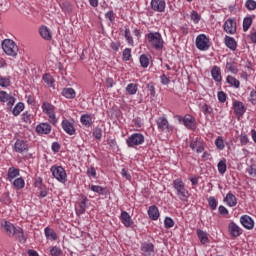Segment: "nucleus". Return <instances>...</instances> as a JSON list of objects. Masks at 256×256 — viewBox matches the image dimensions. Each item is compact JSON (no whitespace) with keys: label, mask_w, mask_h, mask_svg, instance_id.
I'll list each match as a JSON object with an SVG mask.
<instances>
[{"label":"nucleus","mask_w":256,"mask_h":256,"mask_svg":"<svg viewBox=\"0 0 256 256\" xmlns=\"http://www.w3.org/2000/svg\"><path fill=\"white\" fill-rule=\"evenodd\" d=\"M190 17L195 24H197L201 21V15H199V13L197 11H192Z\"/></svg>","instance_id":"nucleus-54"},{"label":"nucleus","mask_w":256,"mask_h":256,"mask_svg":"<svg viewBox=\"0 0 256 256\" xmlns=\"http://www.w3.org/2000/svg\"><path fill=\"white\" fill-rule=\"evenodd\" d=\"M249 101L252 103V105H256V90H252L250 92Z\"/></svg>","instance_id":"nucleus-64"},{"label":"nucleus","mask_w":256,"mask_h":256,"mask_svg":"<svg viewBox=\"0 0 256 256\" xmlns=\"http://www.w3.org/2000/svg\"><path fill=\"white\" fill-rule=\"evenodd\" d=\"M226 83H228V85H231V87H235V89H239V87L241 86V82H239V80L231 75H228L226 77Z\"/></svg>","instance_id":"nucleus-34"},{"label":"nucleus","mask_w":256,"mask_h":256,"mask_svg":"<svg viewBox=\"0 0 256 256\" xmlns=\"http://www.w3.org/2000/svg\"><path fill=\"white\" fill-rule=\"evenodd\" d=\"M215 145L217 149H219L220 151H223V149H225V142L223 141V137L218 136L215 140Z\"/></svg>","instance_id":"nucleus-45"},{"label":"nucleus","mask_w":256,"mask_h":256,"mask_svg":"<svg viewBox=\"0 0 256 256\" xmlns=\"http://www.w3.org/2000/svg\"><path fill=\"white\" fill-rule=\"evenodd\" d=\"M164 226L166 229H171V227L175 226V221L171 217H166L164 220Z\"/></svg>","instance_id":"nucleus-51"},{"label":"nucleus","mask_w":256,"mask_h":256,"mask_svg":"<svg viewBox=\"0 0 256 256\" xmlns=\"http://www.w3.org/2000/svg\"><path fill=\"white\" fill-rule=\"evenodd\" d=\"M228 233L231 237H241V235H243V229H241L235 222H230L228 224Z\"/></svg>","instance_id":"nucleus-11"},{"label":"nucleus","mask_w":256,"mask_h":256,"mask_svg":"<svg viewBox=\"0 0 256 256\" xmlns=\"http://www.w3.org/2000/svg\"><path fill=\"white\" fill-rule=\"evenodd\" d=\"M159 131H173V126L169 125V121L165 117H160L156 121Z\"/></svg>","instance_id":"nucleus-16"},{"label":"nucleus","mask_w":256,"mask_h":256,"mask_svg":"<svg viewBox=\"0 0 256 256\" xmlns=\"http://www.w3.org/2000/svg\"><path fill=\"white\" fill-rule=\"evenodd\" d=\"M239 139H240L241 145H247V143H249V137L247 136V134H241L239 136Z\"/></svg>","instance_id":"nucleus-62"},{"label":"nucleus","mask_w":256,"mask_h":256,"mask_svg":"<svg viewBox=\"0 0 256 256\" xmlns=\"http://www.w3.org/2000/svg\"><path fill=\"white\" fill-rule=\"evenodd\" d=\"M240 223L245 229L251 230L255 227V221L249 215H243L240 217Z\"/></svg>","instance_id":"nucleus-15"},{"label":"nucleus","mask_w":256,"mask_h":256,"mask_svg":"<svg viewBox=\"0 0 256 256\" xmlns=\"http://www.w3.org/2000/svg\"><path fill=\"white\" fill-rule=\"evenodd\" d=\"M42 111L45 115H48L49 122L52 125H57V117L55 116V106L49 102H44L42 104Z\"/></svg>","instance_id":"nucleus-6"},{"label":"nucleus","mask_w":256,"mask_h":256,"mask_svg":"<svg viewBox=\"0 0 256 256\" xmlns=\"http://www.w3.org/2000/svg\"><path fill=\"white\" fill-rule=\"evenodd\" d=\"M251 25H253V18L245 17L243 20V31H249Z\"/></svg>","instance_id":"nucleus-42"},{"label":"nucleus","mask_w":256,"mask_h":256,"mask_svg":"<svg viewBox=\"0 0 256 256\" xmlns=\"http://www.w3.org/2000/svg\"><path fill=\"white\" fill-rule=\"evenodd\" d=\"M14 151H16V153H24V151H29L27 141L17 139L14 144Z\"/></svg>","instance_id":"nucleus-17"},{"label":"nucleus","mask_w":256,"mask_h":256,"mask_svg":"<svg viewBox=\"0 0 256 256\" xmlns=\"http://www.w3.org/2000/svg\"><path fill=\"white\" fill-rule=\"evenodd\" d=\"M148 215L152 221H157V219H159V208L155 205L150 206L148 209Z\"/></svg>","instance_id":"nucleus-29"},{"label":"nucleus","mask_w":256,"mask_h":256,"mask_svg":"<svg viewBox=\"0 0 256 256\" xmlns=\"http://www.w3.org/2000/svg\"><path fill=\"white\" fill-rule=\"evenodd\" d=\"M233 109H234V113H235V115H237V117H243V115H245V112L247 111L245 104H243V102L237 101V100L233 102Z\"/></svg>","instance_id":"nucleus-13"},{"label":"nucleus","mask_w":256,"mask_h":256,"mask_svg":"<svg viewBox=\"0 0 256 256\" xmlns=\"http://www.w3.org/2000/svg\"><path fill=\"white\" fill-rule=\"evenodd\" d=\"M22 121H24V123H31V113L25 112L22 115Z\"/></svg>","instance_id":"nucleus-63"},{"label":"nucleus","mask_w":256,"mask_h":256,"mask_svg":"<svg viewBox=\"0 0 256 256\" xmlns=\"http://www.w3.org/2000/svg\"><path fill=\"white\" fill-rule=\"evenodd\" d=\"M89 202V199L87 196H81L80 202H79V208L77 212L79 215H83L87 209V203Z\"/></svg>","instance_id":"nucleus-28"},{"label":"nucleus","mask_w":256,"mask_h":256,"mask_svg":"<svg viewBox=\"0 0 256 256\" xmlns=\"http://www.w3.org/2000/svg\"><path fill=\"white\" fill-rule=\"evenodd\" d=\"M91 191H93L94 193H98L99 195H110L111 194V192L107 189V187L97 186V185H92Z\"/></svg>","instance_id":"nucleus-30"},{"label":"nucleus","mask_w":256,"mask_h":256,"mask_svg":"<svg viewBox=\"0 0 256 256\" xmlns=\"http://www.w3.org/2000/svg\"><path fill=\"white\" fill-rule=\"evenodd\" d=\"M13 185H14L15 189H17L18 191L21 189H24L25 188V180L23 179V177L16 178L13 181Z\"/></svg>","instance_id":"nucleus-38"},{"label":"nucleus","mask_w":256,"mask_h":256,"mask_svg":"<svg viewBox=\"0 0 256 256\" xmlns=\"http://www.w3.org/2000/svg\"><path fill=\"white\" fill-rule=\"evenodd\" d=\"M218 101L220 103H225V101H227V94L223 91H219L218 92Z\"/></svg>","instance_id":"nucleus-58"},{"label":"nucleus","mask_w":256,"mask_h":256,"mask_svg":"<svg viewBox=\"0 0 256 256\" xmlns=\"http://www.w3.org/2000/svg\"><path fill=\"white\" fill-rule=\"evenodd\" d=\"M184 127L186 129H190L191 131H195L197 129V120H195V117L191 114H186L184 116Z\"/></svg>","instance_id":"nucleus-10"},{"label":"nucleus","mask_w":256,"mask_h":256,"mask_svg":"<svg viewBox=\"0 0 256 256\" xmlns=\"http://www.w3.org/2000/svg\"><path fill=\"white\" fill-rule=\"evenodd\" d=\"M43 81H44V83H46L47 85H50V86H52L53 83H55V81L53 80V77L50 74H44Z\"/></svg>","instance_id":"nucleus-52"},{"label":"nucleus","mask_w":256,"mask_h":256,"mask_svg":"<svg viewBox=\"0 0 256 256\" xmlns=\"http://www.w3.org/2000/svg\"><path fill=\"white\" fill-rule=\"evenodd\" d=\"M211 75L216 83H221V81H223V77L221 76V68L219 66L212 67Z\"/></svg>","instance_id":"nucleus-23"},{"label":"nucleus","mask_w":256,"mask_h":256,"mask_svg":"<svg viewBox=\"0 0 256 256\" xmlns=\"http://www.w3.org/2000/svg\"><path fill=\"white\" fill-rule=\"evenodd\" d=\"M201 111L204 113V115H211V113H213V108L208 104H203Z\"/></svg>","instance_id":"nucleus-50"},{"label":"nucleus","mask_w":256,"mask_h":256,"mask_svg":"<svg viewBox=\"0 0 256 256\" xmlns=\"http://www.w3.org/2000/svg\"><path fill=\"white\" fill-rule=\"evenodd\" d=\"M62 129L68 135H75L76 133L75 126H73V123H71L69 120L62 121Z\"/></svg>","instance_id":"nucleus-21"},{"label":"nucleus","mask_w":256,"mask_h":256,"mask_svg":"<svg viewBox=\"0 0 256 256\" xmlns=\"http://www.w3.org/2000/svg\"><path fill=\"white\" fill-rule=\"evenodd\" d=\"M105 17H106V19H109L110 23H113V21H115V12L110 10L105 13Z\"/></svg>","instance_id":"nucleus-59"},{"label":"nucleus","mask_w":256,"mask_h":256,"mask_svg":"<svg viewBox=\"0 0 256 256\" xmlns=\"http://www.w3.org/2000/svg\"><path fill=\"white\" fill-rule=\"evenodd\" d=\"M173 187L181 201H187L189 198V191L185 188V183L181 179H175L173 181Z\"/></svg>","instance_id":"nucleus-3"},{"label":"nucleus","mask_w":256,"mask_h":256,"mask_svg":"<svg viewBox=\"0 0 256 256\" xmlns=\"http://www.w3.org/2000/svg\"><path fill=\"white\" fill-rule=\"evenodd\" d=\"M50 171L54 179H57L60 183H67V172L64 167L54 165L50 168Z\"/></svg>","instance_id":"nucleus-4"},{"label":"nucleus","mask_w":256,"mask_h":256,"mask_svg":"<svg viewBox=\"0 0 256 256\" xmlns=\"http://www.w3.org/2000/svg\"><path fill=\"white\" fill-rule=\"evenodd\" d=\"M247 173L252 177H256V165L252 164L249 168H247Z\"/></svg>","instance_id":"nucleus-61"},{"label":"nucleus","mask_w":256,"mask_h":256,"mask_svg":"<svg viewBox=\"0 0 256 256\" xmlns=\"http://www.w3.org/2000/svg\"><path fill=\"white\" fill-rule=\"evenodd\" d=\"M140 65L141 67H143L144 69H147V67H149V57H147V55L142 54L140 56Z\"/></svg>","instance_id":"nucleus-44"},{"label":"nucleus","mask_w":256,"mask_h":256,"mask_svg":"<svg viewBox=\"0 0 256 256\" xmlns=\"http://www.w3.org/2000/svg\"><path fill=\"white\" fill-rule=\"evenodd\" d=\"M63 97H66V99H75L76 93L73 88H64L62 90Z\"/></svg>","instance_id":"nucleus-35"},{"label":"nucleus","mask_w":256,"mask_h":256,"mask_svg":"<svg viewBox=\"0 0 256 256\" xmlns=\"http://www.w3.org/2000/svg\"><path fill=\"white\" fill-rule=\"evenodd\" d=\"M23 109H25V104H23V102H19L13 108L12 113L17 117L18 115H21V111H23Z\"/></svg>","instance_id":"nucleus-40"},{"label":"nucleus","mask_w":256,"mask_h":256,"mask_svg":"<svg viewBox=\"0 0 256 256\" xmlns=\"http://www.w3.org/2000/svg\"><path fill=\"white\" fill-rule=\"evenodd\" d=\"M93 137H95V139H101V137H103V130L99 127H96L93 131Z\"/></svg>","instance_id":"nucleus-56"},{"label":"nucleus","mask_w":256,"mask_h":256,"mask_svg":"<svg viewBox=\"0 0 256 256\" xmlns=\"http://www.w3.org/2000/svg\"><path fill=\"white\" fill-rule=\"evenodd\" d=\"M2 227L5 231V233H7V235L9 237H13V233H15L17 227H15V225H13V223L9 222V221H4V223L2 224Z\"/></svg>","instance_id":"nucleus-22"},{"label":"nucleus","mask_w":256,"mask_h":256,"mask_svg":"<svg viewBox=\"0 0 256 256\" xmlns=\"http://www.w3.org/2000/svg\"><path fill=\"white\" fill-rule=\"evenodd\" d=\"M120 220L124 227H133V219L131 218V215L127 213V211H122L120 215Z\"/></svg>","instance_id":"nucleus-18"},{"label":"nucleus","mask_w":256,"mask_h":256,"mask_svg":"<svg viewBox=\"0 0 256 256\" xmlns=\"http://www.w3.org/2000/svg\"><path fill=\"white\" fill-rule=\"evenodd\" d=\"M207 201H208V205H209L210 209L212 211H215V209H217V205H218L217 199L214 196H210L207 199Z\"/></svg>","instance_id":"nucleus-43"},{"label":"nucleus","mask_w":256,"mask_h":256,"mask_svg":"<svg viewBox=\"0 0 256 256\" xmlns=\"http://www.w3.org/2000/svg\"><path fill=\"white\" fill-rule=\"evenodd\" d=\"M124 37H125V39H126V41H127V43L129 44V45H131V47H133V45H134V41H133V36L131 35V30L129 29V27H125V30H124Z\"/></svg>","instance_id":"nucleus-36"},{"label":"nucleus","mask_w":256,"mask_h":256,"mask_svg":"<svg viewBox=\"0 0 256 256\" xmlns=\"http://www.w3.org/2000/svg\"><path fill=\"white\" fill-rule=\"evenodd\" d=\"M148 43L152 45L156 51H161L163 49V37L159 32H150L146 35Z\"/></svg>","instance_id":"nucleus-2"},{"label":"nucleus","mask_w":256,"mask_h":256,"mask_svg":"<svg viewBox=\"0 0 256 256\" xmlns=\"http://www.w3.org/2000/svg\"><path fill=\"white\" fill-rule=\"evenodd\" d=\"M196 47L199 51H207L209 49V38L205 34H200L196 37Z\"/></svg>","instance_id":"nucleus-7"},{"label":"nucleus","mask_w":256,"mask_h":256,"mask_svg":"<svg viewBox=\"0 0 256 256\" xmlns=\"http://www.w3.org/2000/svg\"><path fill=\"white\" fill-rule=\"evenodd\" d=\"M20 175V170L19 168H15V167H10L8 169V174H7V177H8V181H13V179H15V177H19Z\"/></svg>","instance_id":"nucleus-32"},{"label":"nucleus","mask_w":256,"mask_h":256,"mask_svg":"<svg viewBox=\"0 0 256 256\" xmlns=\"http://www.w3.org/2000/svg\"><path fill=\"white\" fill-rule=\"evenodd\" d=\"M80 123L85 127H91L93 125V119L91 118V115L84 114L80 117Z\"/></svg>","instance_id":"nucleus-33"},{"label":"nucleus","mask_w":256,"mask_h":256,"mask_svg":"<svg viewBox=\"0 0 256 256\" xmlns=\"http://www.w3.org/2000/svg\"><path fill=\"white\" fill-rule=\"evenodd\" d=\"M121 176L123 179H126V181H131V173H129V170L123 168L121 170Z\"/></svg>","instance_id":"nucleus-57"},{"label":"nucleus","mask_w":256,"mask_h":256,"mask_svg":"<svg viewBox=\"0 0 256 256\" xmlns=\"http://www.w3.org/2000/svg\"><path fill=\"white\" fill-rule=\"evenodd\" d=\"M12 237H16L20 243H25V241H27L25 238V232L21 227H16V231L13 232Z\"/></svg>","instance_id":"nucleus-26"},{"label":"nucleus","mask_w":256,"mask_h":256,"mask_svg":"<svg viewBox=\"0 0 256 256\" xmlns=\"http://www.w3.org/2000/svg\"><path fill=\"white\" fill-rule=\"evenodd\" d=\"M46 239L50 241H57V233L52 228L46 227L44 229Z\"/></svg>","instance_id":"nucleus-31"},{"label":"nucleus","mask_w":256,"mask_h":256,"mask_svg":"<svg viewBox=\"0 0 256 256\" xmlns=\"http://www.w3.org/2000/svg\"><path fill=\"white\" fill-rule=\"evenodd\" d=\"M63 254V250L61 248L54 246L50 249V255L51 256H60Z\"/></svg>","instance_id":"nucleus-49"},{"label":"nucleus","mask_w":256,"mask_h":256,"mask_svg":"<svg viewBox=\"0 0 256 256\" xmlns=\"http://www.w3.org/2000/svg\"><path fill=\"white\" fill-rule=\"evenodd\" d=\"M36 133H39V135H49V133H51V125H49V123H41L37 125Z\"/></svg>","instance_id":"nucleus-20"},{"label":"nucleus","mask_w":256,"mask_h":256,"mask_svg":"<svg viewBox=\"0 0 256 256\" xmlns=\"http://www.w3.org/2000/svg\"><path fill=\"white\" fill-rule=\"evenodd\" d=\"M2 49L9 57H17V54L19 53V46H17L15 41L11 39H5L2 41Z\"/></svg>","instance_id":"nucleus-1"},{"label":"nucleus","mask_w":256,"mask_h":256,"mask_svg":"<svg viewBox=\"0 0 256 256\" xmlns=\"http://www.w3.org/2000/svg\"><path fill=\"white\" fill-rule=\"evenodd\" d=\"M11 85L10 77H0V87H9Z\"/></svg>","instance_id":"nucleus-47"},{"label":"nucleus","mask_w":256,"mask_h":256,"mask_svg":"<svg viewBox=\"0 0 256 256\" xmlns=\"http://www.w3.org/2000/svg\"><path fill=\"white\" fill-rule=\"evenodd\" d=\"M190 148L196 153H203L205 151V143L203 142V140L196 138L191 140Z\"/></svg>","instance_id":"nucleus-9"},{"label":"nucleus","mask_w":256,"mask_h":256,"mask_svg":"<svg viewBox=\"0 0 256 256\" xmlns=\"http://www.w3.org/2000/svg\"><path fill=\"white\" fill-rule=\"evenodd\" d=\"M10 97H11V95H9L7 92L0 91V102L1 103H7V101H9Z\"/></svg>","instance_id":"nucleus-53"},{"label":"nucleus","mask_w":256,"mask_h":256,"mask_svg":"<svg viewBox=\"0 0 256 256\" xmlns=\"http://www.w3.org/2000/svg\"><path fill=\"white\" fill-rule=\"evenodd\" d=\"M140 250L145 256H151L155 253V245L151 242H143L140 246Z\"/></svg>","instance_id":"nucleus-14"},{"label":"nucleus","mask_w":256,"mask_h":256,"mask_svg":"<svg viewBox=\"0 0 256 256\" xmlns=\"http://www.w3.org/2000/svg\"><path fill=\"white\" fill-rule=\"evenodd\" d=\"M224 203H227L228 207H236L237 206V197L234 196L232 192L226 194L224 198Z\"/></svg>","instance_id":"nucleus-25"},{"label":"nucleus","mask_w":256,"mask_h":256,"mask_svg":"<svg viewBox=\"0 0 256 256\" xmlns=\"http://www.w3.org/2000/svg\"><path fill=\"white\" fill-rule=\"evenodd\" d=\"M223 29L225 33L229 35H235L237 33V22L233 18H229L224 22Z\"/></svg>","instance_id":"nucleus-8"},{"label":"nucleus","mask_w":256,"mask_h":256,"mask_svg":"<svg viewBox=\"0 0 256 256\" xmlns=\"http://www.w3.org/2000/svg\"><path fill=\"white\" fill-rule=\"evenodd\" d=\"M146 89L150 92L151 97L156 96L155 84L153 82L148 83Z\"/></svg>","instance_id":"nucleus-55"},{"label":"nucleus","mask_w":256,"mask_h":256,"mask_svg":"<svg viewBox=\"0 0 256 256\" xmlns=\"http://www.w3.org/2000/svg\"><path fill=\"white\" fill-rule=\"evenodd\" d=\"M218 172L220 173V175H225V173L227 172V160L222 159L218 162Z\"/></svg>","instance_id":"nucleus-37"},{"label":"nucleus","mask_w":256,"mask_h":256,"mask_svg":"<svg viewBox=\"0 0 256 256\" xmlns=\"http://www.w3.org/2000/svg\"><path fill=\"white\" fill-rule=\"evenodd\" d=\"M39 34L42 38L45 39V41H51L53 39V33L47 26H41L39 28Z\"/></svg>","instance_id":"nucleus-19"},{"label":"nucleus","mask_w":256,"mask_h":256,"mask_svg":"<svg viewBox=\"0 0 256 256\" xmlns=\"http://www.w3.org/2000/svg\"><path fill=\"white\" fill-rule=\"evenodd\" d=\"M151 9L157 13H165V0H151Z\"/></svg>","instance_id":"nucleus-12"},{"label":"nucleus","mask_w":256,"mask_h":256,"mask_svg":"<svg viewBox=\"0 0 256 256\" xmlns=\"http://www.w3.org/2000/svg\"><path fill=\"white\" fill-rule=\"evenodd\" d=\"M145 143V136L141 133H133L126 139V145L129 148L137 147Z\"/></svg>","instance_id":"nucleus-5"},{"label":"nucleus","mask_w":256,"mask_h":256,"mask_svg":"<svg viewBox=\"0 0 256 256\" xmlns=\"http://www.w3.org/2000/svg\"><path fill=\"white\" fill-rule=\"evenodd\" d=\"M138 91V86L135 83H130L126 87V93L128 95H135Z\"/></svg>","instance_id":"nucleus-41"},{"label":"nucleus","mask_w":256,"mask_h":256,"mask_svg":"<svg viewBox=\"0 0 256 256\" xmlns=\"http://www.w3.org/2000/svg\"><path fill=\"white\" fill-rule=\"evenodd\" d=\"M123 61H130L131 60V49L125 48L122 52Z\"/></svg>","instance_id":"nucleus-48"},{"label":"nucleus","mask_w":256,"mask_h":256,"mask_svg":"<svg viewBox=\"0 0 256 256\" xmlns=\"http://www.w3.org/2000/svg\"><path fill=\"white\" fill-rule=\"evenodd\" d=\"M160 81L162 85H169L171 83V79H169V77H167L165 74L160 76Z\"/></svg>","instance_id":"nucleus-60"},{"label":"nucleus","mask_w":256,"mask_h":256,"mask_svg":"<svg viewBox=\"0 0 256 256\" xmlns=\"http://www.w3.org/2000/svg\"><path fill=\"white\" fill-rule=\"evenodd\" d=\"M224 43L226 47H228V49H230L231 51H237V41L235 40V38L225 36Z\"/></svg>","instance_id":"nucleus-24"},{"label":"nucleus","mask_w":256,"mask_h":256,"mask_svg":"<svg viewBox=\"0 0 256 256\" xmlns=\"http://www.w3.org/2000/svg\"><path fill=\"white\" fill-rule=\"evenodd\" d=\"M196 233H197L198 239L202 245L209 244V236H207L208 235L207 232H205L201 229H197Z\"/></svg>","instance_id":"nucleus-27"},{"label":"nucleus","mask_w":256,"mask_h":256,"mask_svg":"<svg viewBox=\"0 0 256 256\" xmlns=\"http://www.w3.org/2000/svg\"><path fill=\"white\" fill-rule=\"evenodd\" d=\"M245 7L248 11H255L256 9V1L255 0H247L245 2Z\"/></svg>","instance_id":"nucleus-46"},{"label":"nucleus","mask_w":256,"mask_h":256,"mask_svg":"<svg viewBox=\"0 0 256 256\" xmlns=\"http://www.w3.org/2000/svg\"><path fill=\"white\" fill-rule=\"evenodd\" d=\"M226 69L234 75H237V73H239V69H237L236 63L233 61L226 62Z\"/></svg>","instance_id":"nucleus-39"}]
</instances>
